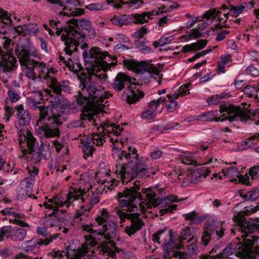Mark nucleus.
<instances>
[{
    "instance_id": "nucleus-1",
    "label": "nucleus",
    "mask_w": 259,
    "mask_h": 259,
    "mask_svg": "<svg viewBox=\"0 0 259 259\" xmlns=\"http://www.w3.org/2000/svg\"><path fill=\"white\" fill-rule=\"evenodd\" d=\"M248 209L240 211L234 216L233 220L238 223V225L231 229L232 233L236 234V232L241 234L243 246L246 252H251L252 246L255 245V248L259 249V237L252 235L255 230L254 224L244 219V216L248 214Z\"/></svg>"
},
{
    "instance_id": "nucleus-2",
    "label": "nucleus",
    "mask_w": 259,
    "mask_h": 259,
    "mask_svg": "<svg viewBox=\"0 0 259 259\" xmlns=\"http://www.w3.org/2000/svg\"><path fill=\"white\" fill-rule=\"evenodd\" d=\"M80 80L81 90L78 94L80 97L83 99L87 103H92L98 106L103 102V100L108 98L107 94L101 85L92 80V77L85 74L78 76Z\"/></svg>"
},
{
    "instance_id": "nucleus-3",
    "label": "nucleus",
    "mask_w": 259,
    "mask_h": 259,
    "mask_svg": "<svg viewBox=\"0 0 259 259\" xmlns=\"http://www.w3.org/2000/svg\"><path fill=\"white\" fill-rule=\"evenodd\" d=\"M51 104L46 106L43 105L39 106V119H47L51 126H60L63 122V118L61 114L64 109L69 105V101L62 98H56L54 101H50Z\"/></svg>"
},
{
    "instance_id": "nucleus-4",
    "label": "nucleus",
    "mask_w": 259,
    "mask_h": 259,
    "mask_svg": "<svg viewBox=\"0 0 259 259\" xmlns=\"http://www.w3.org/2000/svg\"><path fill=\"white\" fill-rule=\"evenodd\" d=\"M220 111L221 112H226L227 114H224L219 117H214L213 112H209L203 113L197 116L198 120L218 121H223L228 119L230 121H246L249 118L250 111L245 107L230 106H221Z\"/></svg>"
},
{
    "instance_id": "nucleus-5",
    "label": "nucleus",
    "mask_w": 259,
    "mask_h": 259,
    "mask_svg": "<svg viewBox=\"0 0 259 259\" xmlns=\"http://www.w3.org/2000/svg\"><path fill=\"white\" fill-rule=\"evenodd\" d=\"M16 127L19 131L18 134L19 144L22 145L24 142H26L27 147V149L22 150L23 157L27 161L30 159L34 163L39 161L42 156V153L35 138L28 130L24 128L19 130L18 126Z\"/></svg>"
},
{
    "instance_id": "nucleus-6",
    "label": "nucleus",
    "mask_w": 259,
    "mask_h": 259,
    "mask_svg": "<svg viewBox=\"0 0 259 259\" xmlns=\"http://www.w3.org/2000/svg\"><path fill=\"white\" fill-rule=\"evenodd\" d=\"M114 171L117 177L122 181L123 183H127L135 177L140 178L149 176L148 165L143 160H140L132 167L126 164L116 165Z\"/></svg>"
},
{
    "instance_id": "nucleus-7",
    "label": "nucleus",
    "mask_w": 259,
    "mask_h": 259,
    "mask_svg": "<svg viewBox=\"0 0 259 259\" xmlns=\"http://www.w3.org/2000/svg\"><path fill=\"white\" fill-rule=\"evenodd\" d=\"M60 234L56 233L53 235H50L48 238H46L44 239H39L37 240H34L33 239L26 241L22 244V248L25 253H20L17 254L15 259H41L42 257H38L37 256H33L28 254L31 252L32 254H37L38 252H34L33 250L35 249H38L41 245L47 246L52 243L54 240L57 239Z\"/></svg>"
},
{
    "instance_id": "nucleus-8",
    "label": "nucleus",
    "mask_w": 259,
    "mask_h": 259,
    "mask_svg": "<svg viewBox=\"0 0 259 259\" xmlns=\"http://www.w3.org/2000/svg\"><path fill=\"white\" fill-rule=\"evenodd\" d=\"M140 182H135L134 186L130 188H125L122 192H118L117 198L120 207H127V211L135 212L138 210V206L134 203L136 198L141 199Z\"/></svg>"
},
{
    "instance_id": "nucleus-9",
    "label": "nucleus",
    "mask_w": 259,
    "mask_h": 259,
    "mask_svg": "<svg viewBox=\"0 0 259 259\" xmlns=\"http://www.w3.org/2000/svg\"><path fill=\"white\" fill-rule=\"evenodd\" d=\"M83 190L79 189L77 191L73 192H70L67 195V199L64 200L62 197L55 196L52 199H50L48 202H45L43 205L46 208L51 209H55L57 208L65 205L66 207H68L71 205V203L78 199H81L82 201H84L82 197Z\"/></svg>"
},
{
    "instance_id": "nucleus-10",
    "label": "nucleus",
    "mask_w": 259,
    "mask_h": 259,
    "mask_svg": "<svg viewBox=\"0 0 259 259\" xmlns=\"http://www.w3.org/2000/svg\"><path fill=\"white\" fill-rule=\"evenodd\" d=\"M94 226L99 227L98 235L103 237L109 243L116 236L117 225L113 222L107 221L106 219L99 216L96 218Z\"/></svg>"
},
{
    "instance_id": "nucleus-11",
    "label": "nucleus",
    "mask_w": 259,
    "mask_h": 259,
    "mask_svg": "<svg viewBox=\"0 0 259 259\" xmlns=\"http://www.w3.org/2000/svg\"><path fill=\"white\" fill-rule=\"evenodd\" d=\"M115 212L121 220L120 223H121L122 221H124L125 219L131 220V225L126 227L125 228V232L130 236L134 234L137 231L140 230L144 225L143 221L139 218V214L137 212L135 213L133 212V213H127L118 209H116Z\"/></svg>"
},
{
    "instance_id": "nucleus-12",
    "label": "nucleus",
    "mask_w": 259,
    "mask_h": 259,
    "mask_svg": "<svg viewBox=\"0 0 259 259\" xmlns=\"http://www.w3.org/2000/svg\"><path fill=\"white\" fill-rule=\"evenodd\" d=\"M84 37V33L78 32L73 30L70 32H65L61 35V39L65 42L66 47L64 51L66 54L70 55L73 51L76 52L77 46L79 45V40Z\"/></svg>"
},
{
    "instance_id": "nucleus-13",
    "label": "nucleus",
    "mask_w": 259,
    "mask_h": 259,
    "mask_svg": "<svg viewBox=\"0 0 259 259\" xmlns=\"http://www.w3.org/2000/svg\"><path fill=\"white\" fill-rule=\"evenodd\" d=\"M224 230L222 223L213 222L208 225L202 233V243L206 246L211 240L222 237L224 234Z\"/></svg>"
},
{
    "instance_id": "nucleus-14",
    "label": "nucleus",
    "mask_w": 259,
    "mask_h": 259,
    "mask_svg": "<svg viewBox=\"0 0 259 259\" xmlns=\"http://www.w3.org/2000/svg\"><path fill=\"white\" fill-rule=\"evenodd\" d=\"M143 192L146 194V203L143 201L139 203L141 211H145L146 208H148L151 206H157L160 204L165 205L167 206L170 205L171 202L169 201L167 198L165 197L159 198L157 197L156 193L152 191L151 189L143 190Z\"/></svg>"
},
{
    "instance_id": "nucleus-15",
    "label": "nucleus",
    "mask_w": 259,
    "mask_h": 259,
    "mask_svg": "<svg viewBox=\"0 0 259 259\" xmlns=\"http://www.w3.org/2000/svg\"><path fill=\"white\" fill-rule=\"evenodd\" d=\"M73 30H76L78 32H83L84 35L87 34L92 35L95 33L90 21L84 19H72L69 21L68 29H65V32H70Z\"/></svg>"
},
{
    "instance_id": "nucleus-16",
    "label": "nucleus",
    "mask_w": 259,
    "mask_h": 259,
    "mask_svg": "<svg viewBox=\"0 0 259 259\" xmlns=\"http://www.w3.org/2000/svg\"><path fill=\"white\" fill-rule=\"evenodd\" d=\"M82 55L84 59L89 56L92 59V61H95L97 65H100L104 71L110 67L111 64L107 63L104 61L106 57L109 55L108 53L106 51L102 52L98 47L92 48L89 53L87 52H83Z\"/></svg>"
},
{
    "instance_id": "nucleus-17",
    "label": "nucleus",
    "mask_w": 259,
    "mask_h": 259,
    "mask_svg": "<svg viewBox=\"0 0 259 259\" xmlns=\"http://www.w3.org/2000/svg\"><path fill=\"white\" fill-rule=\"evenodd\" d=\"M105 140L98 134H93L90 138H86L82 141V150L85 155L89 156L92 155L95 149L93 144L101 146L103 144Z\"/></svg>"
},
{
    "instance_id": "nucleus-18",
    "label": "nucleus",
    "mask_w": 259,
    "mask_h": 259,
    "mask_svg": "<svg viewBox=\"0 0 259 259\" xmlns=\"http://www.w3.org/2000/svg\"><path fill=\"white\" fill-rule=\"evenodd\" d=\"M47 2L50 4L54 5V7L59 10L60 15H73V16H79L81 14L83 13V10L74 9L72 10L68 9L67 6L69 4H71V2L69 0H46Z\"/></svg>"
},
{
    "instance_id": "nucleus-19",
    "label": "nucleus",
    "mask_w": 259,
    "mask_h": 259,
    "mask_svg": "<svg viewBox=\"0 0 259 259\" xmlns=\"http://www.w3.org/2000/svg\"><path fill=\"white\" fill-rule=\"evenodd\" d=\"M209 172L210 171L206 168H198L190 171L187 174L184 183L187 185L196 184L201 181L202 176L205 178Z\"/></svg>"
},
{
    "instance_id": "nucleus-20",
    "label": "nucleus",
    "mask_w": 259,
    "mask_h": 259,
    "mask_svg": "<svg viewBox=\"0 0 259 259\" xmlns=\"http://www.w3.org/2000/svg\"><path fill=\"white\" fill-rule=\"evenodd\" d=\"M1 213L4 215H9L14 218L13 220L10 219V221L15 224L20 225L22 227L29 226L27 224L20 220L23 215L16 208H6L2 210Z\"/></svg>"
},
{
    "instance_id": "nucleus-21",
    "label": "nucleus",
    "mask_w": 259,
    "mask_h": 259,
    "mask_svg": "<svg viewBox=\"0 0 259 259\" xmlns=\"http://www.w3.org/2000/svg\"><path fill=\"white\" fill-rule=\"evenodd\" d=\"M173 242L169 241L163 246L164 251L163 259H187V254L179 251L172 249Z\"/></svg>"
},
{
    "instance_id": "nucleus-22",
    "label": "nucleus",
    "mask_w": 259,
    "mask_h": 259,
    "mask_svg": "<svg viewBox=\"0 0 259 259\" xmlns=\"http://www.w3.org/2000/svg\"><path fill=\"white\" fill-rule=\"evenodd\" d=\"M16 62V59L8 52L4 53L2 51L0 57V66L3 67L4 72H9L13 69Z\"/></svg>"
},
{
    "instance_id": "nucleus-23",
    "label": "nucleus",
    "mask_w": 259,
    "mask_h": 259,
    "mask_svg": "<svg viewBox=\"0 0 259 259\" xmlns=\"http://www.w3.org/2000/svg\"><path fill=\"white\" fill-rule=\"evenodd\" d=\"M124 93L126 94V100L128 104H134L142 99L144 95V93L137 89L136 86L130 85L124 91Z\"/></svg>"
},
{
    "instance_id": "nucleus-24",
    "label": "nucleus",
    "mask_w": 259,
    "mask_h": 259,
    "mask_svg": "<svg viewBox=\"0 0 259 259\" xmlns=\"http://www.w3.org/2000/svg\"><path fill=\"white\" fill-rule=\"evenodd\" d=\"M48 83L49 87L57 95H60L62 91L66 92L70 91L69 82L66 80L58 82L56 78L51 77Z\"/></svg>"
},
{
    "instance_id": "nucleus-25",
    "label": "nucleus",
    "mask_w": 259,
    "mask_h": 259,
    "mask_svg": "<svg viewBox=\"0 0 259 259\" xmlns=\"http://www.w3.org/2000/svg\"><path fill=\"white\" fill-rule=\"evenodd\" d=\"M66 250L65 255L70 259H93L90 255H86L88 251V247L85 245H82L79 249L76 251L72 249L69 246L66 248Z\"/></svg>"
},
{
    "instance_id": "nucleus-26",
    "label": "nucleus",
    "mask_w": 259,
    "mask_h": 259,
    "mask_svg": "<svg viewBox=\"0 0 259 259\" xmlns=\"http://www.w3.org/2000/svg\"><path fill=\"white\" fill-rule=\"evenodd\" d=\"M131 82L132 78L130 76L124 73L119 72L115 78L112 87L116 92H120L124 88L125 85H128Z\"/></svg>"
},
{
    "instance_id": "nucleus-27",
    "label": "nucleus",
    "mask_w": 259,
    "mask_h": 259,
    "mask_svg": "<svg viewBox=\"0 0 259 259\" xmlns=\"http://www.w3.org/2000/svg\"><path fill=\"white\" fill-rule=\"evenodd\" d=\"M128 65L130 67L138 71L144 70L156 74H158V69L153 64L145 61H141L140 62L131 61L128 62Z\"/></svg>"
},
{
    "instance_id": "nucleus-28",
    "label": "nucleus",
    "mask_w": 259,
    "mask_h": 259,
    "mask_svg": "<svg viewBox=\"0 0 259 259\" xmlns=\"http://www.w3.org/2000/svg\"><path fill=\"white\" fill-rule=\"evenodd\" d=\"M17 111L18 124L21 126H26L29 124L31 116L29 111L24 109L23 105H19L15 107Z\"/></svg>"
},
{
    "instance_id": "nucleus-29",
    "label": "nucleus",
    "mask_w": 259,
    "mask_h": 259,
    "mask_svg": "<svg viewBox=\"0 0 259 259\" xmlns=\"http://www.w3.org/2000/svg\"><path fill=\"white\" fill-rule=\"evenodd\" d=\"M16 54L22 66L30 64V63L32 64L35 61L34 59H31L29 51L24 47H18L16 50Z\"/></svg>"
},
{
    "instance_id": "nucleus-30",
    "label": "nucleus",
    "mask_w": 259,
    "mask_h": 259,
    "mask_svg": "<svg viewBox=\"0 0 259 259\" xmlns=\"http://www.w3.org/2000/svg\"><path fill=\"white\" fill-rule=\"evenodd\" d=\"M129 152L127 153L124 151H121L118 154V158L120 161L126 163H133L135 160L138 159V154L137 153V150L135 148L129 147ZM124 165L126 163L123 164Z\"/></svg>"
},
{
    "instance_id": "nucleus-31",
    "label": "nucleus",
    "mask_w": 259,
    "mask_h": 259,
    "mask_svg": "<svg viewBox=\"0 0 259 259\" xmlns=\"http://www.w3.org/2000/svg\"><path fill=\"white\" fill-rule=\"evenodd\" d=\"M242 244L240 245L239 243H230L223 250L222 252L217 254V257L220 259L222 257H230V256L234 253L237 254L238 253V252H236L237 250L240 247L243 246L242 242Z\"/></svg>"
},
{
    "instance_id": "nucleus-32",
    "label": "nucleus",
    "mask_w": 259,
    "mask_h": 259,
    "mask_svg": "<svg viewBox=\"0 0 259 259\" xmlns=\"http://www.w3.org/2000/svg\"><path fill=\"white\" fill-rule=\"evenodd\" d=\"M49 125H50L49 124ZM58 126L52 127L48 125L42 126L37 130V133L44 136L47 138L59 137L60 136V131L57 127Z\"/></svg>"
},
{
    "instance_id": "nucleus-33",
    "label": "nucleus",
    "mask_w": 259,
    "mask_h": 259,
    "mask_svg": "<svg viewBox=\"0 0 259 259\" xmlns=\"http://www.w3.org/2000/svg\"><path fill=\"white\" fill-rule=\"evenodd\" d=\"M32 65H33L34 67L35 68V71L36 72V71H37L38 72V74L37 75V78L46 79L48 78H50L51 77L49 74L48 71L46 72V70H48L46 68V63L35 60Z\"/></svg>"
},
{
    "instance_id": "nucleus-34",
    "label": "nucleus",
    "mask_w": 259,
    "mask_h": 259,
    "mask_svg": "<svg viewBox=\"0 0 259 259\" xmlns=\"http://www.w3.org/2000/svg\"><path fill=\"white\" fill-rule=\"evenodd\" d=\"M27 235V231L21 227H12L11 239L13 241H22Z\"/></svg>"
},
{
    "instance_id": "nucleus-35",
    "label": "nucleus",
    "mask_w": 259,
    "mask_h": 259,
    "mask_svg": "<svg viewBox=\"0 0 259 259\" xmlns=\"http://www.w3.org/2000/svg\"><path fill=\"white\" fill-rule=\"evenodd\" d=\"M207 44L205 39H201L195 43L185 46L183 48L182 52L187 53L189 52L196 51L204 48Z\"/></svg>"
},
{
    "instance_id": "nucleus-36",
    "label": "nucleus",
    "mask_w": 259,
    "mask_h": 259,
    "mask_svg": "<svg viewBox=\"0 0 259 259\" xmlns=\"http://www.w3.org/2000/svg\"><path fill=\"white\" fill-rule=\"evenodd\" d=\"M88 120L90 122L94 123L95 119H94V115L89 113H83L80 117V120L73 122L70 125L74 127H84V122L82 121Z\"/></svg>"
},
{
    "instance_id": "nucleus-37",
    "label": "nucleus",
    "mask_w": 259,
    "mask_h": 259,
    "mask_svg": "<svg viewBox=\"0 0 259 259\" xmlns=\"http://www.w3.org/2000/svg\"><path fill=\"white\" fill-rule=\"evenodd\" d=\"M149 12H144L141 14H136L130 15L131 18H133L135 23L143 24L147 22L149 19H152L153 17L150 16Z\"/></svg>"
},
{
    "instance_id": "nucleus-38",
    "label": "nucleus",
    "mask_w": 259,
    "mask_h": 259,
    "mask_svg": "<svg viewBox=\"0 0 259 259\" xmlns=\"http://www.w3.org/2000/svg\"><path fill=\"white\" fill-rule=\"evenodd\" d=\"M224 176H227L231 178H238L243 184H246L248 177L245 178L243 176L239 175L238 169L236 167H231L227 171H224Z\"/></svg>"
},
{
    "instance_id": "nucleus-39",
    "label": "nucleus",
    "mask_w": 259,
    "mask_h": 259,
    "mask_svg": "<svg viewBox=\"0 0 259 259\" xmlns=\"http://www.w3.org/2000/svg\"><path fill=\"white\" fill-rule=\"evenodd\" d=\"M20 28V27H19ZM38 27L36 24L30 23L27 25H24L21 27V31L24 35H33L38 32Z\"/></svg>"
},
{
    "instance_id": "nucleus-40",
    "label": "nucleus",
    "mask_w": 259,
    "mask_h": 259,
    "mask_svg": "<svg viewBox=\"0 0 259 259\" xmlns=\"http://www.w3.org/2000/svg\"><path fill=\"white\" fill-rule=\"evenodd\" d=\"M22 71L29 79L34 80L36 78L37 73L35 71V68L31 63L22 66Z\"/></svg>"
},
{
    "instance_id": "nucleus-41",
    "label": "nucleus",
    "mask_w": 259,
    "mask_h": 259,
    "mask_svg": "<svg viewBox=\"0 0 259 259\" xmlns=\"http://www.w3.org/2000/svg\"><path fill=\"white\" fill-rule=\"evenodd\" d=\"M244 8L245 7L243 5L234 6L232 5L229 4L228 9L230 11V12L224 14L223 16L226 18V19L225 21H224V22H225L227 21L228 15L230 14L232 16H236L242 13Z\"/></svg>"
},
{
    "instance_id": "nucleus-42",
    "label": "nucleus",
    "mask_w": 259,
    "mask_h": 259,
    "mask_svg": "<svg viewBox=\"0 0 259 259\" xmlns=\"http://www.w3.org/2000/svg\"><path fill=\"white\" fill-rule=\"evenodd\" d=\"M49 25L50 27L54 31L55 33L59 36L62 33L65 34V29H68V26L63 27L61 25V23L59 21L50 20Z\"/></svg>"
},
{
    "instance_id": "nucleus-43",
    "label": "nucleus",
    "mask_w": 259,
    "mask_h": 259,
    "mask_svg": "<svg viewBox=\"0 0 259 259\" xmlns=\"http://www.w3.org/2000/svg\"><path fill=\"white\" fill-rule=\"evenodd\" d=\"M114 125H115V124L112 123L109 124L108 122H105L103 123L102 126V128L103 130L104 134H105V131L108 133L112 132L116 135L120 134L121 131L122 129H119V125H116L115 127Z\"/></svg>"
},
{
    "instance_id": "nucleus-44",
    "label": "nucleus",
    "mask_w": 259,
    "mask_h": 259,
    "mask_svg": "<svg viewBox=\"0 0 259 259\" xmlns=\"http://www.w3.org/2000/svg\"><path fill=\"white\" fill-rule=\"evenodd\" d=\"M128 18V16L125 15L114 16L110 19V21L113 24L121 26L129 23Z\"/></svg>"
},
{
    "instance_id": "nucleus-45",
    "label": "nucleus",
    "mask_w": 259,
    "mask_h": 259,
    "mask_svg": "<svg viewBox=\"0 0 259 259\" xmlns=\"http://www.w3.org/2000/svg\"><path fill=\"white\" fill-rule=\"evenodd\" d=\"M121 6H126V8L132 10L138 9L143 3L142 0H120Z\"/></svg>"
},
{
    "instance_id": "nucleus-46",
    "label": "nucleus",
    "mask_w": 259,
    "mask_h": 259,
    "mask_svg": "<svg viewBox=\"0 0 259 259\" xmlns=\"http://www.w3.org/2000/svg\"><path fill=\"white\" fill-rule=\"evenodd\" d=\"M196 237L193 236L187 242L188 244L186 246L189 253L195 254L198 252V249L196 244Z\"/></svg>"
},
{
    "instance_id": "nucleus-47",
    "label": "nucleus",
    "mask_w": 259,
    "mask_h": 259,
    "mask_svg": "<svg viewBox=\"0 0 259 259\" xmlns=\"http://www.w3.org/2000/svg\"><path fill=\"white\" fill-rule=\"evenodd\" d=\"M259 86V83H258ZM259 91V87L256 88L252 85H247L243 89L244 93L249 97H253L254 99H257V92Z\"/></svg>"
},
{
    "instance_id": "nucleus-48",
    "label": "nucleus",
    "mask_w": 259,
    "mask_h": 259,
    "mask_svg": "<svg viewBox=\"0 0 259 259\" xmlns=\"http://www.w3.org/2000/svg\"><path fill=\"white\" fill-rule=\"evenodd\" d=\"M173 39L174 37L172 36H163L161 37L158 41H154L153 45L155 48H157L159 47H162L164 45L170 44Z\"/></svg>"
},
{
    "instance_id": "nucleus-49",
    "label": "nucleus",
    "mask_w": 259,
    "mask_h": 259,
    "mask_svg": "<svg viewBox=\"0 0 259 259\" xmlns=\"http://www.w3.org/2000/svg\"><path fill=\"white\" fill-rule=\"evenodd\" d=\"M181 162L186 165H197L196 162L194 160L190 153H183L180 157Z\"/></svg>"
},
{
    "instance_id": "nucleus-50",
    "label": "nucleus",
    "mask_w": 259,
    "mask_h": 259,
    "mask_svg": "<svg viewBox=\"0 0 259 259\" xmlns=\"http://www.w3.org/2000/svg\"><path fill=\"white\" fill-rule=\"evenodd\" d=\"M48 217L47 218L48 225L50 226L51 227H55L57 230H61L62 228L60 227L59 225L61 220L60 218H55L54 215H50V214H48Z\"/></svg>"
},
{
    "instance_id": "nucleus-51",
    "label": "nucleus",
    "mask_w": 259,
    "mask_h": 259,
    "mask_svg": "<svg viewBox=\"0 0 259 259\" xmlns=\"http://www.w3.org/2000/svg\"><path fill=\"white\" fill-rule=\"evenodd\" d=\"M12 227L10 226H4L0 228V241L4 240V237L10 238L11 236Z\"/></svg>"
},
{
    "instance_id": "nucleus-52",
    "label": "nucleus",
    "mask_w": 259,
    "mask_h": 259,
    "mask_svg": "<svg viewBox=\"0 0 259 259\" xmlns=\"http://www.w3.org/2000/svg\"><path fill=\"white\" fill-rule=\"evenodd\" d=\"M135 44L137 49H138L143 54H149L151 52V49L146 45L145 42L140 40H136Z\"/></svg>"
},
{
    "instance_id": "nucleus-53",
    "label": "nucleus",
    "mask_w": 259,
    "mask_h": 259,
    "mask_svg": "<svg viewBox=\"0 0 259 259\" xmlns=\"http://www.w3.org/2000/svg\"><path fill=\"white\" fill-rule=\"evenodd\" d=\"M198 215V213L194 211L183 215L186 220L190 221L192 223L195 224H199L202 221V220L200 219Z\"/></svg>"
},
{
    "instance_id": "nucleus-54",
    "label": "nucleus",
    "mask_w": 259,
    "mask_h": 259,
    "mask_svg": "<svg viewBox=\"0 0 259 259\" xmlns=\"http://www.w3.org/2000/svg\"><path fill=\"white\" fill-rule=\"evenodd\" d=\"M167 97L169 99V103L166 104V108L169 112H174L177 109L178 105L177 102L175 101L177 98H174V95L172 94L167 95Z\"/></svg>"
},
{
    "instance_id": "nucleus-55",
    "label": "nucleus",
    "mask_w": 259,
    "mask_h": 259,
    "mask_svg": "<svg viewBox=\"0 0 259 259\" xmlns=\"http://www.w3.org/2000/svg\"><path fill=\"white\" fill-rule=\"evenodd\" d=\"M96 179L98 183L102 184L107 183L109 180V173L108 172H101L99 171L96 173Z\"/></svg>"
},
{
    "instance_id": "nucleus-56",
    "label": "nucleus",
    "mask_w": 259,
    "mask_h": 259,
    "mask_svg": "<svg viewBox=\"0 0 259 259\" xmlns=\"http://www.w3.org/2000/svg\"><path fill=\"white\" fill-rule=\"evenodd\" d=\"M198 29H193L191 32L188 35L189 39H191L192 38H198L199 37H204L205 35V32L203 31V29H201L200 31Z\"/></svg>"
},
{
    "instance_id": "nucleus-57",
    "label": "nucleus",
    "mask_w": 259,
    "mask_h": 259,
    "mask_svg": "<svg viewBox=\"0 0 259 259\" xmlns=\"http://www.w3.org/2000/svg\"><path fill=\"white\" fill-rule=\"evenodd\" d=\"M96 235H90L89 236L87 237V242L85 244H82V245H85L88 247V250L89 249L88 246L90 245V246H94L96 244H98L97 241L99 240L100 239L97 238Z\"/></svg>"
},
{
    "instance_id": "nucleus-58",
    "label": "nucleus",
    "mask_w": 259,
    "mask_h": 259,
    "mask_svg": "<svg viewBox=\"0 0 259 259\" xmlns=\"http://www.w3.org/2000/svg\"><path fill=\"white\" fill-rule=\"evenodd\" d=\"M165 100V97H161L156 100L151 101L149 103V108L152 109L155 112L156 110L157 107L161 104H163Z\"/></svg>"
},
{
    "instance_id": "nucleus-59",
    "label": "nucleus",
    "mask_w": 259,
    "mask_h": 259,
    "mask_svg": "<svg viewBox=\"0 0 259 259\" xmlns=\"http://www.w3.org/2000/svg\"><path fill=\"white\" fill-rule=\"evenodd\" d=\"M219 13H220V11L216 9H211L203 15V18L207 20L213 19Z\"/></svg>"
},
{
    "instance_id": "nucleus-60",
    "label": "nucleus",
    "mask_w": 259,
    "mask_h": 259,
    "mask_svg": "<svg viewBox=\"0 0 259 259\" xmlns=\"http://www.w3.org/2000/svg\"><path fill=\"white\" fill-rule=\"evenodd\" d=\"M226 95V94H222L221 96L219 95H212L208 98L207 102L209 104H218L220 102L221 99L225 98Z\"/></svg>"
},
{
    "instance_id": "nucleus-61",
    "label": "nucleus",
    "mask_w": 259,
    "mask_h": 259,
    "mask_svg": "<svg viewBox=\"0 0 259 259\" xmlns=\"http://www.w3.org/2000/svg\"><path fill=\"white\" fill-rule=\"evenodd\" d=\"M258 196L259 194L256 191H251L244 195L243 198L248 201H254L255 200Z\"/></svg>"
},
{
    "instance_id": "nucleus-62",
    "label": "nucleus",
    "mask_w": 259,
    "mask_h": 259,
    "mask_svg": "<svg viewBox=\"0 0 259 259\" xmlns=\"http://www.w3.org/2000/svg\"><path fill=\"white\" fill-rule=\"evenodd\" d=\"M190 84H184L183 86L181 87L179 90L178 91V92L174 93L173 95H174V98H178L180 96H183L187 94V91H188L187 90V88L189 87Z\"/></svg>"
},
{
    "instance_id": "nucleus-63",
    "label": "nucleus",
    "mask_w": 259,
    "mask_h": 259,
    "mask_svg": "<svg viewBox=\"0 0 259 259\" xmlns=\"http://www.w3.org/2000/svg\"><path fill=\"white\" fill-rule=\"evenodd\" d=\"M147 33V29L145 26L142 27L133 34V36L137 38H142Z\"/></svg>"
},
{
    "instance_id": "nucleus-64",
    "label": "nucleus",
    "mask_w": 259,
    "mask_h": 259,
    "mask_svg": "<svg viewBox=\"0 0 259 259\" xmlns=\"http://www.w3.org/2000/svg\"><path fill=\"white\" fill-rule=\"evenodd\" d=\"M249 175L252 180H257L259 179V166H254L251 167L249 170Z\"/></svg>"
}]
</instances>
